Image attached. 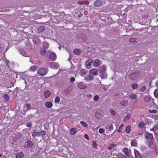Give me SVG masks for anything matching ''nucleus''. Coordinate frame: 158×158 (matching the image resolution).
<instances>
[{
    "label": "nucleus",
    "mask_w": 158,
    "mask_h": 158,
    "mask_svg": "<svg viewBox=\"0 0 158 158\" xmlns=\"http://www.w3.org/2000/svg\"><path fill=\"white\" fill-rule=\"evenodd\" d=\"M99 98V96L98 95H95L93 98L94 100L95 101H98Z\"/></svg>",
    "instance_id": "obj_42"
},
{
    "label": "nucleus",
    "mask_w": 158,
    "mask_h": 158,
    "mask_svg": "<svg viewBox=\"0 0 158 158\" xmlns=\"http://www.w3.org/2000/svg\"><path fill=\"white\" fill-rule=\"evenodd\" d=\"M130 114H127L125 118H124V121H125L127 120L130 118Z\"/></svg>",
    "instance_id": "obj_48"
},
{
    "label": "nucleus",
    "mask_w": 158,
    "mask_h": 158,
    "mask_svg": "<svg viewBox=\"0 0 158 158\" xmlns=\"http://www.w3.org/2000/svg\"><path fill=\"white\" fill-rule=\"evenodd\" d=\"M19 52L23 56H27L26 52L23 49H20L19 50Z\"/></svg>",
    "instance_id": "obj_10"
},
{
    "label": "nucleus",
    "mask_w": 158,
    "mask_h": 158,
    "mask_svg": "<svg viewBox=\"0 0 158 158\" xmlns=\"http://www.w3.org/2000/svg\"><path fill=\"white\" fill-rule=\"evenodd\" d=\"M45 29V27L44 26H41L39 27L37 30L38 32L40 33H41L44 31Z\"/></svg>",
    "instance_id": "obj_20"
},
{
    "label": "nucleus",
    "mask_w": 158,
    "mask_h": 158,
    "mask_svg": "<svg viewBox=\"0 0 158 158\" xmlns=\"http://www.w3.org/2000/svg\"><path fill=\"white\" fill-rule=\"evenodd\" d=\"M3 97L5 99V100L6 101H8L9 100V97L7 94H4L3 96Z\"/></svg>",
    "instance_id": "obj_36"
},
{
    "label": "nucleus",
    "mask_w": 158,
    "mask_h": 158,
    "mask_svg": "<svg viewBox=\"0 0 158 158\" xmlns=\"http://www.w3.org/2000/svg\"><path fill=\"white\" fill-rule=\"evenodd\" d=\"M32 135V136H33L34 137H38V135H39V132H33L31 134Z\"/></svg>",
    "instance_id": "obj_32"
},
{
    "label": "nucleus",
    "mask_w": 158,
    "mask_h": 158,
    "mask_svg": "<svg viewBox=\"0 0 158 158\" xmlns=\"http://www.w3.org/2000/svg\"><path fill=\"white\" fill-rule=\"evenodd\" d=\"M83 15L82 13H80L78 15V17L79 18H80Z\"/></svg>",
    "instance_id": "obj_62"
},
{
    "label": "nucleus",
    "mask_w": 158,
    "mask_h": 158,
    "mask_svg": "<svg viewBox=\"0 0 158 158\" xmlns=\"http://www.w3.org/2000/svg\"><path fill=\"white\" fill-rule=\"evenodd\" d=\"M38 68L37 66L33 65L31 66L29 69V70L30 71H36Z\"/></svg>",
    "instance_id": "obj_22"
},
{
    "label": "nucleus",
    "mask_w": 158,
    "mask_h": 158,
    "mask_svg": "<svg viewBox=\"0 0 158 158\" xmlns=\"http://www.w3.org/2000/svg\"><path fill=\"white\" fill-rule=\"evenodd\" d=\"M60 101V98L58 97H56L55 99V101L56 103H58Z\"/></svg>",
    "instance_id": "obj_44"
},
{
    "label": "nucleus",
    "mask_w": 158,
    "mask_h": 158,
    "mask_svg": "<svg viewBox=\"0 0 158 158\" xmlns=\"http://www.w3.org/2000/svg\"><path fill=\"white\" fill-rule=\"evenodd\" d=\"M52 106V103L51 102H47L45 104V106L47 108H51Z\"/></svg>",
    "instance_id": "obj_17"
},
{
    "label": "nucleus",
    "mask_w": 158,
    "mask_h": 158,
    "mask_svg": "<svg viewBox=\"0 0 158 158\" xmlns=\"http://www.w3.org/2000/svg\"><path fill=\"white\" fill-rule=\"evenodd\" d=\"M123 151L127 156H130V153L131 152V151L130 149L126 147L123 148Z\"/></svg>",
    "instance_id": "obj_7"
},
{
    "label": "nucleus",
    "mask_w": 158,
    "mask_h": 158,
    "mask_svg": "<svg viewBox=\"0 0 158 158\" xmlns=\"http://www.w3.org/2000/svg\"><path fill=\"white\" fill-rule=\"evenodd\" d=\"M40 53L41 55L44 56L45 54V50L44 49V48H41L40 51Z\"/></svg>",
    "instance_id": "obj_33"
},
{
    "label": "nucleus",
    "mask_w": 158,
    "mask_h": 158,
    "mask_svg": "<svg viewBox=\"0 0 158 158\" xmlns=\"http://www.w3.org/2000/svg\"><path fill=\"white\" fill-rule=\"evenodd\" d=\"M149 142V143L148 145V146L149 148H150V146L153 144V142L152 141H151L150 142Z\"/></svg>",
    "instance_id": "obj_50"
},
{
    "label": "nucleus",
    "mask_w": 158,
    "mask_h": 158,
    "mask_svg": "<svg viewBox=\"0 0 158 158\" xmlns=\"http://www.w3.org/2000/svg\"><path fill=\"white\" fill-rule=\"evenodd\" d=\"M49 67L52 69H57L59 68V65L56 62H50L49 63Z\"/></svg>",
    "instance_id": "obj_4"
},
{
    "label": "nucleus",
    "mask_w": 158,
    "mask_h": 158,
    "mask_svg": "<svg viewBox=\"0 0 158 158\" xmlns=\"http://www.w3.org/2000/svg\"><path fill=\"white\" fill-rule=\"evenodd\" d=\"M94 77L92 75H89L84 78L86 81H92L94 79Z\"/></svg>",
    "instance_id": "obj_15"
},
{
    "label": "nucleus",
    "mask_w": 158,
    "mask_h": 158,
    "mask_svg": "<svg viewBox=\"0 0 158 158\" xmlns=\"http://www.w3.org/2000/svg\"><path fill=\"white\" fill-rule=\"evenodd\" d=\"M23 156V152H21L20 153L16 155V158H21Z\"/></svg>",
    "instance_id": "obj_37"
},
{
    "label": "nucleus",
    "mask_w": 158,
    "mask_h": 158,
    "mask_svg": "<svg viewBox=\"0 0 158 158\" xmlns=\"http://www.w3.org/2000/svg\"><path fill=\"white\" fill-rule=\"evenodd\" d=\"M93 62V60L89 59L86 62V68L87 69H90L91 68V64Z\"/></svg>",
    "instance_id": "obj_8"
},
{
    "label": "nucleus",
    "mask_w": 158,
    "mask_h": 158,
    "mask_svg": "<svg viewBox=\"0 0 158 158\" xmlns=\"http://www.w3.org/2000/svg\"><path fill=\"white\" fill-rule=\"evenodd\" d=\"M104 130L102 128H100L99 130V132L101 134H102L104 132Z\"/></svg>",
    "instance_id": "obj_53"
},
{
    "label": "nucleus",
    "mask_w": 158,
    "mask_h": 158,
    "mask_svg": "<svg viewBox=\"0 0 158 158\" xmlns=\"http://www.w3.org/2000/svg\"><path fill=\"white\" fill-rule=\"evenodd\" d=\"M113 129V126L112 125L109 127V130L110 131Z\"/></svg>",
    "instance_id": "obj_56"
},
{
    "label": "nucleus",
    "mask_w": 158,
    "mask_h": 158,
    "mask_svg": "<svg viewBox=\"0 0 158 158\" xmlns=\"http://www.w3.org/2000/svg\"><path fill=\"white\" fill-rule=\"evenodd\" d=\"M118 158H127L125 156L121 154L118 156Z\"/></svg>",
    "instance_id": "obj_49"
},
{
    "label": "nucleus",
    "mask_w": 158,
    "mask_h": 158,
    "mask_svg": "<svg viewBox=\"0 0 158 158\" xmlns=\"http://www.w3.org/2000/svg\"><path fill=\"white\" fill-rule=\"evenodd\" d=\"M46 134V132L45 131H41L39 132L38 137H40V140H44L45 138V135Z\"/></svg>",
    "instance_id": "obj_5"
},
{
    "label": "nucleus",
    "mask_w": 158,
    "mask_h": 158,
    "mask_svg": "<svg viewBox=\"0 0 158 158\" xmlns=\"http://www.w3.org/2000/svg\"><path fill=\"white\" fill-rule=\"evenodd\" d=\"M155 135L156 138H158V131L155 133Z\"/></svg>",
    "instance_id": "obj_60"
},
{
    "label": "nucleus",
    "mask_w": 158,
    "mask_h": 158,
    "mask_svg": "<svg viewBox=\"0 0 158 158\" xmlns=\"http://www.w3.org/2000/svg\"><path fill=\"white\" fill-rule=\"evenodd\" d=\"M102 63V61L96 59L94 62L93 65L94 67H97Z\"/></svg>",
    "instance_id": "obj_6"
},
{
    "label": "nucleus",
    "mask_w": 158,
    "mask_h": 158,
    "mask_svg": "<svg viewBox=\"0 0 158 158\" xmlns=\"http://www.w3.org/2000/svg\"><path fill=\"white\" fill-rule=\"evenodd\" d=\"M26 147L27 148H31L33 146V144L31 141H29L26 143Z\"/></svg>",
    "instance_id": "obj_18"
},
{
    "label": "nucleus",
    "mask_w": 158,
    "mask_h": 158,
    "mask_svg": "<svg viewBox=\"0 0 158 158\" xmlns=\"http://www.w3.org/2000/svg\"><path fill=\"white\" fill-rule=\"evenodd\" d=\"M87 73V70L86 69H82L80 72V74L81 76H83Z\"/></svg>",
    "instance_id": "obj_23"
},
{
    "label": "nucleus",
    "mask_w": 158,
    "mask_h": 158,
    "mask_svg": "<svg viewBox=\"0 0 158 158\" xmlns=\"http://www.w3.org/2000/svg\"><path fill=\"white\" fill-rule=\"evenodd\" d=\"M154 126L156 130L157 129H158V124H156Z\"/></svg>",
    "instance_id": "obj_63"
},
{
    "label": "nucleus",
    "mask_w": 158,
    "mask_h": 158,
    "mask_svg": "<svg viewBox=\"0 0 158 158\" xmlns=\"http://www.w3.org/2000/svg\"><path fill=\"white\" fill-rule=\"evenodd\" d=\"M27 126L28 127H30L31 126V124L30 123H28L27 124Z\"/></svg>",
    "instance_id": "obj_58"
},
{
    "label": "nucleus",
    "mask_w": 158,
    "mask_h": 158,
    "mask_svg": "<svg viewBox=\"0 0 158 158\" xmlns=\"http://www.w3.org/2000/svg\"><path fill=\"white\" fill-rule=\"evenodd\" d=\"M154 95L155 97L157 98L158 97V89H156L154 91Z\"/></svg>",
    "instance_id": "obj_39"
},
{
    "label": "nucleus",
    "mask_w": 158,
    "mask_h": 158,
    "mask_svg": "<svg viewBox=\"0 0 158 158\" xmlns=\"http://www.w3.org/2000/svg\"><path fill=\"white\" fill-rule=\"evenodd\" d=\"M78 4L80 5H82L83 4V2L81 1H79L78 2Z\"/></svg>",
    "instance_id": "obj_61"
},
{
    "label": "nucleus",
    "mask_w": 158,
    "mask_h": 158,
    "mask_svg": "<svg viewBox=\"0 0 158 158\" xmlns=\"http://www.w3.org/2000/svg\"><path fill=\"white\" fill-rule=\"evenodd\" d=\"M26 106L27 108V110H29L31 109L30 105L28 103H27L26 105Z\"/></svg>",
    "instance_id": "obj_47"
},
{
    "label": "nucleus",
    "mask_w": 158,
    "mask_h": 158,
    "mask_svg": "<svg viewBox=\"0 0 158 158\" xmlns=\"http://www.w3.org/2000/svg\"><path fill=\"white\" fill-rule=\"evenodd\" d=\"M150 130L153 131L154 132H155L156 131L155 128H154V126L152 128L150 129Z\"/></svg>",
    "instance_id": "obj_59"
},
{
    "label": "nucleus",
    "mask_w": 158,
    "mask_h": 158,
    "mask_svg": "<svg viewBox=\"0 0 158 158\" xmlns=\"http://www.w3.org/2000/svg\"><path fill=\"white\" fill-rule=\"evenodd\" d=\"M131 145L132 146H136L137 145L136 142L134 141H131Z\"/></svg>",
    "instance_id": "obj_38"
},
{
    "label": "nucleus",
    "mask_w": 158,
    "mask_h": 158,
    "mask_svg": "<svg viewBox=\"0 0 158 158\" xmlns=\"http://www.w3.org/2000/svg\"><path fill=\"white\" fill-rule=\"evenodd\" d=\"M48 72V70L44 68H40L38 70V74L41 76L45 75Z\"/></svg>",
    "instance_id": "obj_3"
},
{
    "label": "nucleus",
    "mask_w": 158,
    "mask_h": 158,
    "mask_svg": "<svg viewBox=\"0 0 158 158\" xmlns=\"http://www.w3.org/2000/svg\"><path fill=\"white\" fill-rule=\"evenodd\" d=\"M139 74L137 73H133L130 76V77L132 79L134 80L136 79L138 76Z\"/></svg>",
    "instance_id": "obj_12"
},
{
    "label": "nucleus",
    "mask_w": 158,
    "mask_h": 158,
    "mask_svg": "<svg viewBox=\"0 0 158 158\" xmlns=\"http://www.w3.org/2000/svg\"><path fill=\"white\" fill-rule=\"evenodd\" d=\"M89 73L93 74L94 75H97L98 74V71L96 69H92L89 70Z\"/></svg>",
    "instance_id": "obj_13"
},
{
    "label": "nucleus",
    "mask_w": 158,
    "mask_h": 158,
    "mask_svg": "<svg viewBox=\"0 0 158 158\" xmlns=\"http://www.w3.org/2000/svg\"><path fill=\"white\" fill-rule=\"evenodd\" d=\"M80 123L82 124V125L84 127H85L86 128L88 127V125L87 123H86L85 122L83 121H81L80 122Z\"/></svg>",
    "instance_id": "obj_35"
},
{
    "label": "nucleus",
    "mask_w": 158,
    "mask_h": 158,
    "mask_svg": "<svg viewBox=\"0 0 158 158\" xmlns=\"http://www.w3.org/2000/svg\"><path fill=\"white\" fill-rule=\"evenodd\" d=\"M148 111L149 113H156L157 112L156 110L153 109L152 110H149Z\"/></svg>",
    "instance_id": "obj_43"
},
{
    "label": "nucleus",
    "mask_w": 158,
    "mask_h": 158,
    "mask_svg": "<svg viewBox=\"0 0 158 158\" xmlns=\"http://www.w3.org/2000/svg\"><path fill=\"white\" fill-rule=\"evenodd\" d=\"M131 126L130 125H128L126 128V132L127 133H129L131 131L130 130Z\"/></svg>",
    "instance_id": "obj_34"
},
{
    "label": "nucleus",
    "mask_w": 158,
    "mask_h": 158,
    "mask_svg": "<svg viewBox=\"0 0 158 158\" xmlns=\"http://www.w3.org/2000/svg\"><path fill=\"white\" fill-rule=\"evenodd\" d=\"M110 112H111V114L113 115H114L115 114V112L113 110H110Z\"/></svg>",
    "instance_id": "obj_55"
},
{
    "label": "nucleus",
    "mask_w": 158,
    "mask_h": 158,
    "mask_svg": "<svg viewBox=\"0 0 158 158\" xmlns=\"http://www.w3.org/2000/svg\"><path fill=\"white\" fill-rule=\"evenodd\" d=\"M70 133L72 135H74L75 134L76 132V131L75 128H72L70 131Z\"/></svg>",
    "instance_id": "obj_30"
},
{
    "label": "nucleus",
    "mask_w": 158,
    "mask_h": 158,
    "mask_svg": "<svg viewBox=\"0 0 158 158\" xmlns=\"http://www.w3.org/2000/svg\"><path fill=\"white\" fill-rule=\"evenodd\" d=\"M144 99L146 102H148L150 100V98L148 96L145 97Z\"/></svg>",
    "instance_id": "obj_40"
},
{
    "label": "nucleus",
    "mask_w": 158,
    "mask_h": 158,
    "mask_svg": "<svg viewBox=\"0 0 158 158\" xmlns=\"http://www.w3.org/2000/svg\"><path fill=\"white\" fill-rule=\"evenodd\" d=\"M114 144H111L108 147V149L110 150L113 148V147H114Z\"/></svg>",
    "instance_id": "obj_52"
},
{
    "label": "nucleus",
    "mask_w": 158,
    "mask_h": 158,
    "mask_svg": "<svg viewBox=\"0 0 158 158\" xmlns=\"http://www.w3.org/2000/svg\"><path fill=\"white\" fill-rule=\"evenodd\" d=\"M47 55H49V59L51 61H54L56 59V55L54 52L48 51Z\"/></svg>",
    "instance_id": "obj_2"
},
{
    "label": "nucleus",
    "mask_w": 158,
    "mask_h": 158,
    "mask_svg": "<svg viewBox=\"0 0 158 158\" xmlns=\"http://www.w3.org/2000/svg\"><path fill=\"white\" fill-rule=\"evenodd\" d=\"M124 126V125L123 124H122L120 125V126H119V129H121V128L123 127Z\"/></svg>",
    "instance_id": "obj_64"
},
{
    "label": "nucleus",
    "mask_w": 158,
    "mask_h": 158,
    "mask_svg": "<svg viewBox=\"0 0 158 158\" xmlns=\"http://www.w3.org/2000/svg\"><path fill=\"white\" fill-rule=\"evenodd\" d=\"M92 143L93 147L94 148H96L97 146V144L96 142L95 141H94L92 142Z\"/></svg>",
    "instance_id": "obj_45"
},
{
    "label": "nucleus",
    "mask_w": 158,
    "mask_h": 158,
    "mask_svg": "<svg viewBox=\"0 0 158 158\" xmlns=\"http://www.w3.org/2000/svg\"><path fill=\"white\" fill-rule=\"evenodd\" d=\"M136 41V39L135 38H131L129 39V42H133Z\"/></svg>",
    "instance_id": "obj_51"
},
{
    "label": "nucleus",
    "mask_w": 158,
    "mask_h": 158,
    "mask_svg": "<svg viewBox=\"0 0 158 158\" xmlns=\"http://www.w3.org/2000/svg\"><path fill=\"white\" fill-rule=\"evenodd\" d=\"M75 80V78L74 77H72L70 79V81L71 83L73 82Z\"/></svg>",
    "instance_id": "obj_54"
},
{
    "label": "nucleus",
    "mask_w": 158,
    "mask_h": 158,
    "mask_svg": "<svg viewBox=\"0 0 158 158\" xmlns=\"http://www.w3.org/2000/svg\"><path fill=\"white\" fill-rule=\"evenodd\" d=\"M138 85L137 84L134 83L132 85L131 87L133 89H135L137 88Z\"/></svg>",
    "instance_id": "obj_41"
},
{
    "label": "nucleus",
    "mask_w": 158,
    "mask_h": 158,
    "mask_svg": "<svg viewBox=\"0 0 158 158\" xmlns=\"http://www.w3.org/2000/svg\"><path fill=\"white\" fill-rule=\"evenodd\" d=\"M145 124L143 122H140L139 124V126L140 128H142L145 126Z\"/></svg>",
    "instance_id": "obj_29"
},
{
    "label": "nucleus",
    "mask_w": 158,
    "mask_h": 158,
    "mask_svg": "<svg viewBox=\"0 0 158 158\" xmlns=\"http://www.w3.org/2000/svg\"><path fill=\"white\" fill-rule=\"evenodd\" d=\"M146 89V87L145 85H143L140 89V91L143 92L145 91Z\"/></svg>",
    "instance_id": "obj_46"
},
{
    "label": "nucleus",
    "mask_w": 158,
    "mask_h": 158,
    "mask_svg": "<svg viewBox=\"0 0 158 158\" xmlns=\"http://www.w3.org/2000/svg\"><path fill=\"white\" fill-rule=\"evenodd\" d=\"M102 4L103 3L102 1L99 0H97L94 2V6L95 7H100L101 6Z\"/></svg>",
    "instance_id": "obj_9"
},
{
    "label": "nucleus",
    "mask_w": 158,
    "mask_h": 158,
    "mask_svg": "<svg viewBox=\"0 0 158 158\" xmlns=\"http://www.w3.org/2000/svg\"><path fill=\"white\" fill-rule=\"evenodd\" d=\"M26 46L28 49H31L33 48H34V46L32 45V44L30 43L29 42H28L26 44Z\"/></svg>",
    "instance_id": "obj_26"
},
{
    "label": "nucleus",
    "mask_w": 158,
    "mask_h": 158,
    "mask_svg": "<svg viewBox=\"0 0 158 158\" xmlns=\"http://www.w3.org/2000/svg\"><path fill=\"white\" fill-rule=\"evenodd\" d=\"M106 68L104 65H102L99 67L98 72L99 76L102 79H105L107 77V75L106 73Z\"/></svg>",
    "instance_id": "obj_1"
},
{
    "label": "nucleus",
    "mask_w": 158,
    "mask_h": 158,
    "mask_svg": "<svg viewBox=\"0 0 158 158\" xmlns=\"http://www.w3.org/2000/svg\"><path fill=\"white\" fill-rule=\"evenodd\" d=\"M128 102L127 100H125L121 101L120 104L123 106H125L127 104Z\"/></svg>",
    "instance_id": "obj_24"
},
{
    "label": "nucleus",
    "mask_w": 158,
    "mask_h": 158,
    "mask_svg": "<svg viewBox=\"0 0 158 158\" xmlns=\"http://www.w3.org/2000/svg\"><path fill=\"white\" fill-rule=\"evenodd\" d=\"M16 81V79L14 78V77H11V80L10 81V87H13L14 86V84L15 83Z\"/></svg>",
    "instance_id": "obj_21"
},
{
    "label": "nucleus",
    "mask_w": 158,
    "mask_h": 158,
    "mask_svg": "<svg viewBox=\"0 0 158 158\" xmlns=\"http://www.w3.org/2000/svg\"><path fill=\"white\" fill-rule=\"evenodd\" d=\"M73 53L76 55H79L81 53L80 50L78 49H76L74 50Z\"/></svg>",
    "instance_id": "obj_25"
},
{
    "label": "nucleus",
    "mask_w": 158,
    "mask_h": 158,
    "mask_svg": "<svg viewBox=\"0 0 158 158\" xmlns=\"http://www.w3.org/2000/svg\"><path fill=\"white\" fill-rule=\"evenodd\" d=\"M50 94L51 93L49 91H47L44 93V96L45 98H47L49 96Z\"/></svg>",
    "instance_id": "obj_27"
},
{
    "label": "nucleus",
    "mask_w": 158,
    "mask_h": 158,
    "mask_svg": "<svg viewBox=\"0 0 158 158\" xmlns=\"http://www.w3.org/2000/svg\"><path fill=\"white\" fill-rule=\"evenodd\" d=\"M146 138L148 139L151 140L153 139V137L152 134H150L148 132H146L144 134Z\"/></svg>",
    "instance_id": "obj_11"
},
{
    "label": "nucleus",
    "mask_w": 158,
    "mask_h": 158,
    "mask_svg": "<svg viewBox=\"0 0 158 158\" xmlns=\"http://www.w3.org/2000/svg\"><path fill=\"white\" fill-rule=\"evenodd\" d=\"M134 152L135 158H142L141 154L138 150H134Z\"/></svg>",
    "instance_id": "obj_14"
},
{
    "label": "nucleus",
    "mask_w": 158,
    "mask_h": 158,
    "mask_svg": "<svg viewBox=\"0 0 158 158\" xmlns=\"http://www.w3.org/2000/svg\"><path fill=\"white\" fill-rule=\"evenodd\" d=\"M85 137L87 140H89V137L87 134H85Z\"/></svg>",
    "instance_id": "obj_57"
},
{
    "label": "nucleus",
    "mask_w": 158,
    "mask_h": 158,
    "mask_svg": "<svg viewBox=\"0 0 158 158\" xmlns=\"http://www.w3.org/2000/svg\"><path fill=\"white\" fill-rule=\"evenodd\" d=\"M129 97L131 99H135L137 98V96L135 94H131L129 95Z\"/></svg>",
    "instance_id": "obj_31"
},
{
    "label": "nucleus",
    "mask_w": 158,
    "mask_h": 158,
    "mask_svg": "<svg viewBox=\"0 0 158 158\" xmlns=\"http://www.w3.org/2000/svg\"><path fill=\"white\" fill-rule=\"evenodd\" d=\"M78 88L80 89H85L87 87L86 84H84L82 83H80L78 84Z\"/></svg>",
    "instance_id": "obj_16"
},
{
    "label": "nucleus",
    "mask_w": 158,
    "mask_h": 158,
    "mask_svg": "<svg viewBox=\"0 0 158 158\" xmlns=\"http://www.w3.org/2000/svg\"><path fill=\"white\" fill-rule=\"evenodd\" d=\"M101 116L100 111L99 110L97 111L95 113V116L97 118H99Z\"/></svg>",
    "instance_id": "obj_28"
},
{
    "label": "nucleus",
    "mask_w": 158,
    "mask_h": 158,
    "mask_svg": "<svg viewBox=\"0 0 158 158\" xmlns=\"http://www.w3.org/2000/svg\"><path fill=\"white\" fill-rule=\"evenodd\" d=\"M49 45L48 43L45 42H44L43 43V47L42 48H44V49L46 50L48 48Z\"/></svg>",
    "instance_id": "obj_19"
}]
</instances>
